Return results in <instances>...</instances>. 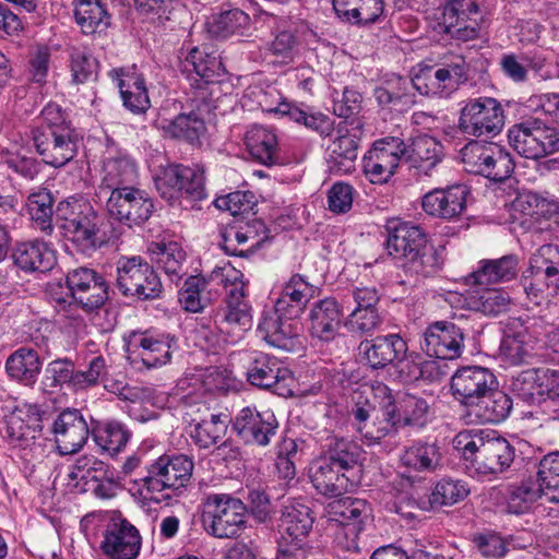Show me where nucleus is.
<instances>
[{
    "label": "nucleus",
    "mask_w": 559,
    "mask_h": 559,
    "mask_svg": "<svg viewBox=\"0 0 559 559\" xmlns=\"http://www.w3.org/2000/svg\"><path fill=\"white\" fill-rule=\"evenodd\" d=\"M246 377L247 381L255 388L273 391L281 396L290 393L292 371L269 354L251 353L248 356Z\"/></svg>",
    "instance_id": "dca6fc26"
},
{
    "label": "nucleus",
    "mask_w": 559,
    "mask_h": 559,
    "mask_svg": "<svg viewBox=\"0 0 559 559\" xmlns=\"http://www.w3.org/2000/svg\"><path fill=\"white\" fill-rule=\"evenodd\" d=\"M264 110L281 116H287L293 121L304 124L308 129L316 131L321 136L330 135L334 129L333 121L325 115L307 114L287 102H281L276 107L264 108Z\"/></svg>",
    "instance_id": "3c124183"
},
{
    "label": "nucleus",
    "mask_w": 559,
    "mask_h": 559,
    "mask_svg": "<svg viewBox=\"0 0 559 559\" xmlns=\"http://www.w3.org/2000/svg\"><path fill=\"white\" fill-rule=\"evenodd\" d=\"M250 17L240 9H230L221 12L210 24V33L217 38H227L241 34L248 27Z\"/></svg>",
    "instance_id": "4d7b16f0"
},
{
    "label": "nucleus",
    "mask_w": 559,
    "mask_h": 559,
    "mask_svg": "<svg viewBox=\"0 0 559 559\" xmlns=\"http://www.w3.org/2000/svg\"><path fill=\"white\" fill-rule=\"evenodd\" d=\"M274 311L266 314L259 323L258 330L262 337L273 347L285 352H297L301 348L300 328L295 321Z\"/></svg>",
    "instance_id": "c85d7f7f"
},
{
    "label": "nucleus",
    "mask_w": 559,
    "mask_h": 559,
    "mask_svg": "<svg viewBox=\"0 0 559 559\" xmlns=\"http://www.w3.org/2000/svg\"><path fill=\"white\" fill-rule=\"evenodd\" d=\"M108 559H136L141 549L139 531L127 520L110 523L100 543Z\"/></svg>",
    "instance_id": "a878e982"
},
{
    "label": "nucleus",
    "mask_w": 559,
    "mask_h": 559,
    "mask_svg": "<svg viewBox=\"0 0 559 559\" xmlns=\"http://www.w3.org/2000/svg\"><path fill=\"white\" fill-rule=\"evenodd\" d=\"M361 134L359 121L352 120L338 127L337 136L328 147L331 169L340 174H349L355 169Z\"/></svg>",
    "instance_id": "393cba45"
},
{
    "label": "nucleus",
    "mask_w": 559,
    "mask_h": 559,
    "mask_svg": "<svg viewBox=\"0 0 559 559\" xmlns=\"http://www.w3.org/2000/svg\"><path fill=\"white\" fill-rule=\"evenodd\" d=\"M468 194L469 191L464 185L435 189L424 195L421 206L427 214L450 221L465 211Z\"/></svg>",
    "instance_id": "bb28decb"
},
{
    "label": "nucleus",
    "mask_w": 559,
    "mask_h": 559,
    "mask_svg": "<svg viewBox=\"0 0 559 559\" xmlns=\"http://www.w3.org/2000/svg\"><path fill=\"white\" fill-rule=\"evenodd\" d=\"M467 173L493 182H503L514 170V160L508 148L496 143L473 140L461 150Z\"/></svg>",
    "instance_id": "423d86ee"
},
{
    "label": "nucleus",
    "mask_w": 559,
    "mask_h": 559,
    "mask_svg": "<svg viewBox=\"0 0 559 559\" xmlns=\"http://www.w3.org/2000/svg\"><path fill=\"white\" fill-rule=\"evenodd\" d=\"M131 345L139 349V356L145 367L157 368L170 360L176 338L169 334L145 332L134 335Z\"/></svg>",
    "instance_id": "72a5a7b5"
},
{
    "label": "nucleus",
    "mask_w": 559,
    "mask_h": 559,
    "mask_svg": "<svg viewBox=\"0 0 559 559\" xmlns=\"http://www.w3.org/2000/svg\"><path fill=\"white\" fill-rule=\"evenodd\" d=\"M443 146L433 136L420 134L406 144L404 159L417 176H431L433 169L442 160Z\"/></svg>",
    "instance_id": "c756f323"
},
{
    "label": "nucleus",
    "mask_w": 559,
    "mask_h": 559,
    "mask_svg": "<svg viewBox=\"0 0 559 559\" xmlns=\"http://www.w3.org/2000/svg\"><path fill=\"white\" fill-rule=\"evenodd\" d=\"M312 286L300 274H294L283 286L274 311L287 319L299 318L312 296Z\"/></svg>",
    "instance_id": "f704fd0d"
},
{
    "label": "nucleus",
    "mask_w": 559,
    "mask_h": 559,
    "mask_svg": "<svg viewBox=\"0 0 559 559\" xmlns=\"http://www.w3.org/2000/svg\"><path fill=\"white\" fill-rule=\"evenodd\" d=\"M248 508L228 493H212L205 498L203 524L216 538H236L247 528Z\"/></svg>",
    "instance_id": "39448f33"
},
{
    "label": "nucleus",
    "mask_w": 559,
    "mask_h": 559,
    "mask_svg": "<svg viewBox=\"0 0 559 559\" xmlns=\"http://www.w3.org/2000/svg\"><path fill=\"white\" fill-rule=\"evenodd\" d=\"M310 334L322 342H331L338 335L342 307L335 298L316 301L309 313Z\"/></svg>",
    "instance_id": "2f4dec72"
},
{
    "label": "nucleus",
    "mask_w": 559,
    "mask_h": 559,
    "mask_svg": "<svg viewBox=\"0 0 559 559\" xmlns=\"http://www.w3.org/2000/svg\"><path fill=\"white\" fill-rule=\"evenodd\" d=\"M468 493L469 488L465 481L442 478L436 484L429 502L432 508L449 507L464 500Z\"/></svg>",
    "instance_id": "13d9d810"
},
{
    "label": "nucleus",
    "mask_w": 559,
    "mask_h": 559,
    "mask_svg": "<svg viewBox=\"0 0 559 559\" xmlns=\"http://www.w3.org/2000/svg\"><path fill=\"white\" fill-rule=\"evenodd\" d=\"M440 97H449L467 80L466 64L463 59L436 69Z\"/></svg>",
    "instance_id": "338daca9"
},
{
    "label": "nucleus",
    "mask_w": 559,
    "mask_h": 559,
    "mask_svg": "<svg viewBox=\"0 0 559 559\" xmlns=\"http://www.w3.org/2000/svg\"><path fill=\"white\" fill-rule=\"evenodd\" d=\"M51 432L58 452L69 455L78 453L84 447L92 430L81 411L67 408L55 418Z\"/></svg>",
    "instance_id": "4be33fe9"
},
{
    "label": "nucleus",
    "mask_w": 559,
    "mask_h": 559,
    "mask_svg": "<svg viewBox=\"0 0 559 559\" xmlns=\"http://www.w3.org/2000/svg\"><path fill=\"white\" fill-rule=\"evenodd\" d=\"M534 340L526 331L507 334L500 344L501 355L512 365H521L532 356Z\"/></svg>",
    "instance_id": "6e6d98bb"
},
{
    "label": "nucleus",
    "mask_w": 559,
    "mask_h": 559,
    "mask_svg": "<svg viewBox=\"0 0 559 559\" xmlns=\"http://www.w3.org/2000/svg\"><path fill=\"white\" fill-rule=\"evenodd\" d=\"M358 350L365 366L378 371L397 364L407 354L408 346L400 334L389 333L365 338Z\"/></svg>",
    "instance_id": "aec40b11"
},
{
    "label": "nucleus",
    "mask_w": 559,
    "mask_h": 559,
    "mask_svg": "<svg viewBox=\"0 0 559 559\" xmlns=\"http://www.w3.org/2000/svg\"><path fill=\"white\" fill-rule=\"evenodd\" d=\"M313 518L311 509L302 503L285 506L281 516V527L293 542L301 540L311 531Z\"/></svg>",
    "instance_id": "8fccbe9b"
},
{
    "label": "nucleus",
    "mask_w": 559,
    "mask_h": 559,
    "mask_svg": "<svg viewBox=\"0 0 559 559\" xmlns=\"http://www.w3.org/2000/svg\"><path fill=\"white\" fill-rule=\"evenodd\" d=\"M537 476L545 488V498L549 502H559V452L549 453L539 462Z\"/></svg>",
    "instance_id": "680f3d73"
},
{
    "label": "nucleus",
    "mask_w": 559,
    "mask_h": 559,
    "mask_svg": "<svg viewBox=\"0 0 559 559\" xmlns=\"http://www.w3.org/2000/svg\"><path fill=\"white\" fill-rule=\"evenodd\" d=\"M109 75L117 82L123 106L134 115L145 114L151 107L145 80L132 68L112 69Z\"/></svg>",
    "instance_id": "cd10ccee"
},
{
    "label": "nucleus",
    "mask_w": 559,
    "mask_h": 559,
    "mask_svg": "<svg viewBox=\"0 0 559 559\" xmlns=\"http://www.w3.org/2000/svg\"><path fill=\"white\" fill-rule=\"evenodd\" d=\"M53 198L49 190L43 188L28 195L27 209L38 228L46 233L52 231Z\"/></svg>",
    "instance_id": "5fc2aeb1"
},
{
    "label": "nucleus",
    "mask_w": 559,
    "mask_h": 559,
    "mask_svg": "<svg viewBox=\"0 0 559 559\" xmlns=\"http://www.w3.org/2000/svg\"><path fill=\"white\" fill-rule=\"evenodd\" d=\"M310 479L318 493L331 498L342 496L354 485L347 473L322 459L310 467Z\"/></svg>",
    "instance_id": "c9c22d12"
},
{
    "label": "nucleus",
    "mask_w": 559,
    "mask_h": 559,
    "mask_svg": "<svg viewBox=\"0 0 559 559\" xmlns=\"http://www.w3.org/2000/svg\"><path fill=\"white\" fill-rule=\"evenodd\" d=\"M374 408L370 405H356L352 411V415L357 425V430L361 437L369 443H379L386 437H393L397 433L400 426L395 420L394 408L385 395H382L380 402V415H377L372 421H369L370 413Z\"/></svg>",
    "instance_id": "b1692460"
},
{
    "label": "nucleus",
    "mask_w": 559,
    "mask_h": 559,
    "mask_svg": "<svg viewBox=\"0 0 559 559\" xmlns=\"http://www.w3.org/2000/svg\"><path fill=\"white\" fill-rule=\"evenodd\" d=\"M325 511L330 521L337 522L340 525L360 527H364L371 514L370 506L366 500L353 497L331 501Z\"/></svg>",
    "instance_id": "37998d69"
},
{
    "label": "nucleus",
    "mask_w": 559,
    "mask_h": 559,
    "mask_svg": "<svg viewBox=\"0 0 559 559\" xmlns=\"http://www.w3.org/2000/svg\"><path fill=\"white\" fill-rule=\"evenodd\" d=\"M183 71L194 73L205 84L214 83L224 73L217 50L212 46L193 47L182 63Z\"/></svg>",
    "instance_id": "4c0bfd02"
},
{
    "label": "nucleus",
    "mask_w": 559,
    "mask_h": 559,
    "mask_svg": "<svg viewBox=\"0 0 559 559\" xmlns=\"http://www.w3.org/2000/svg\"><path fill=\"white\" fill-rule=\"evenodd\" d=\"M116 287L124 297L155 300L163 294L162 281L142 257H120L116 263Z\"/></svg>",
    "instance_id": "0eeeda50"
},
{
    "label": "nucleus",
    "mask_w": 559,
    "mask_h": 559,
    "mask_svg": "<svg viewBox=\"0 0 559 559\" xmlns=\"http://www.w3.org/2000/svg\"><path fill=\"white\" fill-rule=\"evenodd\" d=\"M56 215L62 221L63 236L78 252L91 257L107 243V219L87 200H62L57 205Z\"/></svg>",
    "instance_id": "f03ea898"
},
{
    "label": "nucleus",
    "mask_w": 559,
    "mask_h": 559,
    "mask_svg": "<svg viewBox=\"0 0 559 559\" xmlns=\"http://www.w3.org/2000/svg\"><path fill=\"white\" fill-rule=\"evenodd\" d=\"M106 210L122 226L142 227L154 212V202L145 190L127 188L109 194Z\"/></svg>",
    "instance_id": "ddd939ff"
},
{
    "label": "nucleus",
    "mask_w": 559,
    "mask_h": 559,
    "mask_svg": "<svg viewBox=\"0 0 559 559\" xmlns=\"http://www.w3.org/2000/svg\"><path fill=\"white\" fill-rule=\"evenodd\" d=\"M69 55L72 81L76 84L87 82L96 71V59L85 48L74 46L70 48Z\"/></svg>",
    "instance_id": "774afa93"
},
{
    "label": "nucleus",
    "mask_w": 559,
    "mask_h": 559,
    "mask_svg": "<svg viewBox=\"0 0 559 559\" xmlns=\"http://www.w3.org/2000/svg\"><path fill=\"white\" fill-rule=\"evenodd\" d=\"M483 20L476 0H449L439 22L441 32L459 41H468L479 36Z\"/></svg>",
    "instance_id": "f3484780"
},
{
    "label": "nucleus",
    "mask_w": 559,
    "mask_h": 559,
    "mask_svg": "<svg viewBox=\"0 0 559 559\" xmlns=\"http://www.w3.org/2000/svg\"><path fill=\"white\" fill-rule=\"evenodd\" d=\"M74 365L68 359H57L49 362L45 369L41 381L43 389L47 393L57 392L62 385L74 390Z\"/></svg>",
    "instance_id": "bf43d9fd"
},
{
    "label": "nucleus",
    "mask_w": 559,
    "mask_h": 559,
    "mask_svg": "<svg viewBox=\"0 0 559 559\" xmlns=\"http://www.w3.org/2000/svg\"><path fill=\"white\" fill-rule=\"evenodd\" d=\"M504 120V110L496 98H469L460 110L457 128L468 136L493 138L502 131Z\"/></svg>",
    "instance_id": "f8f14e48"
},
{
    "label": "nucleus",
    "mask_w": 559,
    "mask_h": 559,
    "mask_svg": "<svg viewBox=\"0 0 559 559\" xmlns=\"http://www.w3.org/2000/svg\"><path fill=\"white\" fill-rule=\"evenodd\" d=\"M193 462L187 455H162L146 467V475L141 478V495L151 501L159 502L169 495L156 496L165 490L177 491L187 486Z\"/></svg>",
    "instance_id": "20e7f679"
},
{
    "label": "nucleus",
    "mask_w": 559,
    "mask_h": 559,
    "mask_svg": "<svg viewBox=\"0 0 559 559\" xmlns=\"http://www.w3.org/2000/svg\"><path fill=\"white\" fill-rule=\"evenodd\" d=\"M155 186L160 197L169 202L182 195L193 201L207 197L204 167L201 165L168 164L155 177Z\"/></svg>",
    "instance_id": "9b49d317"
},
{
    "label": "nucleus",
    "mask_w": 559,
    "mask_h": 559,
    "mask_svg": "<svg viewBox=\"0 0 559 559\" xmlns=\"http://www.w3.org/2000/svg\"><path fill=\"white\" fill-rule=\"evenodd\" d=\"M335 13L354 24H371L384 12L383 0H332Z\"/></svg>",
    "instance_id": "c03bdc74"
},
{
    "label": "nucleus",
    "mask_w": 559,
    "mask_h": 559,
    "mask_svg": "<svg viewBox=\"0 0 559 559\" xmlns=\"http://www.w3.org/2000/svg\"><path fill=\"white\" fill-rule=\"evenodd\" d=\"M5 437L14 447L26 449L41 435L43 419L37 405L23 403L4 416Z\"/></svg>",
    "instance_id": "5701e85b"
},
{
    "label": "nucleus",
    "mask_w": 559,
    "mask_h": 559,
    "mask_svg": "<svg viewBox=\"0 0 559 559\" xmlns=\"http://www.w3.org/2000/svg\"><path fill=\"white\" fill-rule=\"evenodd\" d=\"M159 129L165 136L185 141L191 145L199 143L200 136L206 130L200 108L190 112H181L170 121H163Z\"/></svg>",
    "instance_id": "79ce46f5"
},
{
    "label": "nucleus",
    "mask_w": 559,
    "mask_h": 559,
    "mask_svg": "<svg viewBox=\"0 0 559 559\" xmlns=\"http://www.w3.org/2000/svg\"><path fill=\"white\" fill-rule=\"evenodd\" d=\"M108 465L92 454H83L75 459L69 472V478L74 481L102 480L106 478Z\"/></svg>",
    "instance_id": "052dcab7"
},
{
    "label": "nucleus",
    "mask_w": 559,
    "mask_h": 559,
    "mask_svg": "<svg viewBox=\"0 0 559 559\" xmlns=\"http://www.w3.org/2000/svg\"><path fill=\"white\" fill-rule=\"evenodd\" d=\"M207 287V281L199 276H189L178 293V299L182 308L188 312H200L206 306L202 293Z\"/></svg>",
    "instance_id": "0e129e2a"
},
{
    "label": "nucleus",
    "mask_w": 559,
    "mask_h": 559,
    "mask_svg": "<svg viewBox=\"0 0 559 559\" xmlns=\"http://www.w3.org/2000/svg\"><path fill=\"white\" fill-rule=\"evenodd\" d=\"M384 317L379 309L354 308L347 316L345 326L352 333L372 335L383 324Z\"/></svg>",
    "instance_id": "69168bd1"
},
{
    "label": "nucleus",
    "mask_w": 559,
    "mask_h": 559,
    "mask_svg": "<svg viewBox=\"0 0 559 559\" xmlns=\"http://www.w3.org/2000/svg\"><path fill=\"white\" fill-rule=\"evenodd\" d=\"M138 180V169L133 159L128 156L107 158L103 166L100 191L119 192L122 189L134 188Z\"/></svg>",
    "instance_id": "58836bf2"
},
{
    "label": "nucleus",
    "mask_w": 559,
    "mask_h": 559,
    "mask_svg": "<svg viewBox=\"0 0 559 559\" xmlns=\"http://www.w3.org/2000/svg\"><path fill=\"white\" fill-rule=\"evenodd\" d=\"M454 449L478 474L491 475L510 468L514 447L496 431L464 430L453 439Z\"/></svg>",
    "instance_id": "7ed1b4c3"
},
{
    "label": "nucleus",
    "mask_w": 559,
    "mask_h": 559,
    "mask_svg": "<svg viewBox=\"0 0 559 559\" xmlns=\"http://www.w3.org/2000/svg\"><path fill=\"white\" fill-rule=\"evenodd\" d=\"M91 435L96 445L110 455L120 452L131 437L130 431L116 420L98 424L92 429Z\"/></svg>",
    "instance_id": "603ef678"
},
{
    "label": "nucleus",
    "mask_w": 559,
    "mask_h": 559,
    "mask_svg": "<svg viewBox=\"0 0 559 559\" xmlns=\"http://www.w3.org/2000/svg\"><path fill=\"white\" fill-rule=\"evenodd\" d=\"M512 411L511 397L499 390V384L486 392L481 399L468 408V414L474 415L481 423H501Z\"/></svg>",
    "instance_id": "a19ab883"
},
{
    "label": "nucleus",
    "mask_w": 559,
    "mask_h": 559,
    "mask_svg": "<svg viewBox=\"0 0 559 559\" xmlns=\"http://www.w3.org/2000/svg\"><path fill=\"white\" fill-rule=\"evenodd\" d=\"M406 150L405 142L397 136L376 140L362 158L366 177L371 183H386L396 173Z\"/></svg>",
    "instance_id": "4468645a"
},
{
    "label": "nucleus",
    "mask_w": 559,
    "mask_h": 559,
    "mask_svg": "<svg viewBox=\"0 0 559 559\" xmlns=\"http://www.w3.org/2000/svg\"><path fill=\"white\" fill-rule=\"evenodd\" d=\"M520 285L535 306L540 305L549 294H556L559 288V247L551 243L542 246L531 258L530 267Z\"/></svg>",
    "instance_id": "6e6552de"
},
{
    "label": "nucleus",
    "mask_w": 559,
    "mask_h": 559,
    "mask_svg": "<svg viewBox=\"0 0 559 559\" xmlns=\"http://www.w3.org/2000/svg\"><path fill=\"white\" fill-rule=\"evenodd\" d=\"M74 19L85 35L102 32L110 24V16L102 0H76Z\"/></svg>",
    "instance_id": "49530a36"
},
{
    "label": "nucleus",
    "mask_w": 559,
    "mask_h": 559,
    "mask_svg": "<svg viewBox=\"0 0 559 559\" xmlns=\"http://www.w3.org/2000/svg\"><path fill=\"white\" fill-rule=\"evenodd\" d=\"M508 139L510 145L526 158L538 159L559 151V131L538 118L513 124Z\"/></svg>",
    "instance_id": "9d476101"
},
{
    "label": "nucleus",
    "mask_w": 559,
    "mask_h": 559,
    "mask_svg": "<svg viewBox=\"0 0 559 559\" xmlns=\"http://www.w3.org/2000/svg\"><path fill=\"white\" fill-rule=\"evenodd\" d=\"M147 250L152 261L162 267L171 281L179 280L185 274L183 264L187 254L178 242H152Z\"/></svg>",
    "instance_id": "de8ad7c7"
},
{
    "label": "nucleus",
    "mask_w": 559,
    "mask_h": 559,
    "mask_svg": "<svg viewBox=\"0 0 559 559\" xmlns=\"http://www.w3.org/2000/svg\"><path fill=\"white\" fill-rule=\"evenodd\" d=\"M360 455V448L355 442L333 437L330 439L325 455L321 459L348 473L358 465Z\"/></svg>",
    "instance_id": "864d4df0"
},
{
    "label": "nucleus",
    "mask_w": 559,
    "mask_h": 559,
    "mask_svg": "<svg viewBox=\"0 0 559 559\" xmlns=\"http://www.w3.org/2000/svg\"><path fill=\"white\" fill-rule=\"evenodd\" d=\"M401 463L415 472H433L441 464L440 448L436 443L415 441L402 453Z\"/></svg>",
    "instance_id": "09e8293b"
},
{
    "label": "nucleus",
    "mask_w": 559,
    "mask_h": 559,
    "mask_svg": "<svg viewBox=\"0 0 559 559\" xmlns=\"http://www.w3.org/2000/svg\"><path fill=\"white\" fill-rule=\"evenodd\" d=\"M33 144L41 160L59 168L71 162L76 153L80 136L75 130H32Z\"/></svg>",
    "instance_id": "6ab92c4d"
},
{
    "label": "nucleus",
    "mask_w": 559,
    "mask_h": 559,
    "mask_svg": "<svg viewBox=\"0 0 559 559\" xmlns=\"http://www.w3.org/2000/svg\"><path fill=\"white\" fill-rule=\"evenodd\" d=\"M519 273V257L507 254L499 259L481 260L479 267L467 277L469 284L489 285L508 282Z\"/></svg>",
    "instance_id": "e433bc0d"
},
{
    "label": "nucleus",
    "mask_w": 559,
    "mask_h": 559,
    "mask_svg": "<svg viewBox=\"0 0 559 559\" xmlns=\"http://www.w3.org/2000/svg\"><path fill=\"white\" fill-rule=\"evenodd\" d=\"M11 258L14 265L26 273H44L56 263L55 251L47 242L38 239L16 243Z\"/></svg>",
    "instance_id": "473e14b6"
},
{
    "label": "nucleus",
    "mask_w": 559,
    "mask_h": 559,
    "mask_svg": "<svg viewBox=\"0 0 559 559\" xmlns=\"http://www.w3.org/2000/svg\"><path fill=\"white\" fill-rule=\"evenodd\" d=\"M385 248L393 259L401 261L404 273L415 281L435 275L441 267L438 250L428 245L426 234L408 222L390 221L386 224Z\"/></svg>",
    "instance_id": "f257e3e1"
},
{
    "label": "nucleus",
    "mask_w": 559,
    "mask_h": 559,
    "mask_svg": "<svg viewBox=\"0 0 559 559\" xmlns=\"http://www.w3.org/2000/svg\"><path fill=\"white\" fill-rule=\"evenodd\" d=\"M247 150L251 157L265 166L281 163L276 135L262 126L251 127L245 136Z\"/></svg>",
    "instance_id": "ea45409f"
},
{
    "label": "nucleus",
    "mask_w": 559,
    "mask_h": 559,
    "mask_svg": "<svg viewBox=\"0 0 559 559\" xmlns=\"http://www.w3.org/2000/svg\"><path fill=\"white\" fill-rule=\"evenodd\" d=\"M495 385H498L497 377L484 367H463L451 377V393L467 409Z\"/></svg>",
    "instance_id": "412c9836"
},
{
    "label": "nucleus",
    "mask_w": 559,
    "mask_h": 559,
    "mask_svg": "<svg viewBox=\"0 0 559 559\" xmlns=\"http://www.w3.org/2000/svg\"><path fill=\"white\" fill-rule=\"evenodd\" d=\"M542 497H545V488L540 486L539 479L534 480L530 478L512 489L509 498V508L514 513H523Z\"/></svg>",
    "instance_id": "e2e57ef3"
},
{
    "label": "nucleus",
    "mask_w": 559,
    "mask_h": 559,
    "mask_svg": "<svg viewBox=\"0 0 559 559\" xmlns=\"http://www.w3.org/2000/svg\"><path fill=\"white\" fill-rule=\"evenodd\" d=\"M5 370L11 379L33 385L41 370V360L33 348L21 347L8 357Z\"/></svg>",
    "instance_id": "a18cd8bd"
},
{
    "label": "nucleus",
    "mask_w": 559,
    "mask_h": 559,
    "mask_svg": "<svg viewBox=\"0 0 559 559\" xmlns=\"http://www.w3.org/2000/svg\"><path fill=\"white\" fill-rule=\"evenodd\" d=\"M242 273L234 267L224 266L215 269L211 280L216 281L226 288L225 307L221 309V322L230 330L245 332L252 325L251 306L246 298Z\"/></svg>",
    "instance_id": "1a4fd4ad"
},
{
    "label": "nucleus",
    "mask_w": 559,
    "mask_h": 559,
    "mask_svg": "<svg viewBox=\"0 0 559 559\" xmlns=\"http://www.w3.org/2000/svg\"><path fill=\"white\" fill-rule=\"evenodd\" d=\"M420 348L431 358L440 360L457 359L464 350V333L453 322H432L421 334Z\"/></svg>",
    "instance_id": "a211bd4d"
},
{
    "label": "nucleus",
    "mask_w": 559,
    "mask_h": 559,
    "mask_svg": "<svg viewBox=\"0 0 559 559\" xmlns=\"http://www.w3.org/2000/svg\"><path fill=\"white\" fill-rule=\"evenodd\" d=\"M378 390L386 396L391 407L394 408L395 420H397L400 428L406 426L423 427L427 423L429 405L424 397L406 392H399L393 395L386 385L379 386Z\"/></svg>",
    "instance_id": "7c9ffc66"
},
{
    "label": "nucleus",
    "mask_w": 559,
    "mask_h": 559,
    "mask_svg": "<svg viewBox=\"0 0 559 559\" xmlns=\"http://www.w3.org/2000/svg\"><path fill=\"white\" fill-rule=\"evenodd\" d=\"M280 424L270 409L259 411L257 407H243L231 419V430L246 445H269L277 435Z\"/></svg>",
    "instance_id": "2eb2a0df"
}]
</instances>
